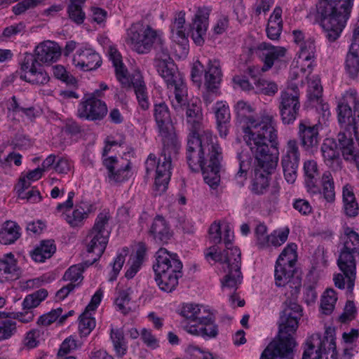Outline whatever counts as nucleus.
I'll list each match as a JSON object with an SVG mask.
<instances>
[{
	"mask_svg": "<svg viewBox=\"0 0 359 359\" xmlns=\"http://www.w3.org/2000/svg\"><path fill=\"white\" fill-rule=\"evenodd\" d=\"M180 148L179 141H175L168 146L163 142L162 153L157 162L155 177V185L161 191H164L167 189L171 175V157L178 153Z\"/></svg>",
	"mask_w": 359,
	"mask_h": 359,
	"instance_id": "nucleus-16",
	"label": "nucleus"
},
{
	"mask_svg": "<svg viewBox=\"0 0 359 359\" xmlns=\"http://www.w3.org/2000/svg\"><path fill=\"white\" fill-rule=\"evenodd\" d=\"M300 108L298 87L292 86L291 88L282 92L279 109L284 124H291L297 118Z\"/></svg>",
	"mask_w": 359,
	"mask_h": 359,
	"instance_id": "nucleus-18",
	"label": "nucleus"
},
{
	"mask_svg": "<svg viewBox=\"0 0 359 359\" xmlns=\"http://www.w3.org/2000/svg\"><path fill=\"white\" fill-rule=\"evenodd\" d=\"M154 116L162 137V142H165V144L168 146L169 144H172L175 141H178L176 135L172 131L170 111L165 102L154 104Z\"/></svg>",
	"mask_w": 359,
	"mask_h": 359,
	"instance_id": "nucleus-19",
	"label": "nucleus"
},
{
	"mask_svg": "<svg viewBox=\"0 0 359 359\" xmlns=\"http://www.w3.org/2000/svg\"><path fill=\"white\" fill-rule=\"evenodd\" d=\"M323 194L327 202H333L335 198L334 181L329 172H326L322 177Z\"/></svg>",
	"mask_w": 359,
	"mask_h": 359,
	"instance_id": "nucleus-46",
	"label": "nucleus"
},
{
	"mask_svg": "<svg viewBox=\"0 0 359 359\" xmlns=\"http://www.w3.org/2000/svg\"><path fill=\"white\" fill-rule=\"evenodd\" d=\"M356 309L353 301H347L345 308L342 314L339 316V320L341 323H346L351 320L355 318Z\"/></svg>",
	"mask_w": 359,
	"mask_h": 359,
	"instance_id": "nucleus-64",
	"label": "nucleus"
},
{
	"mask_svg": "<svg viewBox=\"0 0 359 359\" xmlns=\"http://www.w3.org/2000/svg\"><path fill=\"white\" fill-rule=\"evenodd\" d=\"M88 212L82 207L76 208L71 215H67L65 220L72 227L81 226L83 222L88 217Z\"/></svg>",
	"mask_w": 359,
	"mask_h": 359,
	"instance_id": "nucleus-49",
	"label": "nucleus"
},
{
	"mask_svg": "<svg viewBox=\"0 0 359 359\" xmlns=\"http://www.w3.org/2000/svg\"><path fill=\"white\" fill-rule=\"evenodd\" d=\"M282 8L276 6L271 15L267 27V36L271 40H278L283 29Z\"/></svg>",
	"mask_w": 359,
	"mask_h": 359,
	"instance_id": "nucleus-36",
	"label": "nucleus"
},
{
	"mask_svg": "<svg viewBox=\"0 0 359 359\" xmlns=\"http://www.w3.org/2000/svg\"><path fill=\"white\" fill-rule=\"evenodd\" d=\"M300 161V151L297 141L289 140L286 144V151L281 158V166L285 180L293 184L297 177V170Z\"/></svg>",
	"mask_w": 359,
	"mask_h": 359,
	"instance_id": "nucleus-17",
	"label": "nucleus"
},
{
	"mask_svg": "<svg viewBox=\"0 0 359 359\" xmlns=\"http://www.w3.org/2000/svg\"><path fill=\"white\" fill-rule=\"evenodd\" d=\"M77 348V344L74 338L69 337L65 339V341L60 345V348L58 351V357H67L66 355L72 351L75 350Z\"/></svg>",
	"mask_w": 359,
	"mask_h": 359,
	"instance_id": "nucleus-62",
	"label": "nucleus"
},
{
	"mask_svg": "<svg viewBox=\"0 0 359 359\" xmlns=\"http://www.w3.org/2000/svg\"><path fill=\"white\" fill-rule=\"evenodd\" d=\"M345 68L347 74L351 79H355L359 73V48L350 46L347 53Z\"/></svg>",
	"mask_w": 359,
	"mask_h": 359,
	"instance_id": "nucleus-40",
	"label": "nucleus"
},
{
	"mask_svg": "<svg viewBox=\"0 0 359 359\" xmlns=\"http://www.w3.org/2000/svg\"><path fill=\"white\" fill-rule=\"evenodd\" d=\"M183 107L187 108L186 115L187 123L189 131V133L194 134L210 131L209 130H204L203 128V114L199 106L196 104H189L187 102L186 105L182 106L181 107H178L175 109L179 110Z\"/></svg>",
	"mask_w": 359,
	"mask_h": 359,
	"instance_id": "nucleus-29",
	"label": "nucleus"
},
{
	"mask_svg": "<svg viewBox=\"0 0 359 359\" xmlns=\"http://www.w3.org/2000/svg\"><path fill=\"white\" fill-rule=\"evenodd\" d=\"M154 67L168 86L175 88V100L172 102V107L177 109L186 105L187 86L174 61L154 64Z\"/></svg>",
	"mask_w": 359,
	"mask_h": 359,
	"instance_id": "nucleus-12",
	"label": "nucleus"
},
{
	"mask_svg": "<svg viewBox=\"0 0 359 359\" xmlns=\"http://www.w3.org/2000/svg\"><path fill=\"white\" fill-rule=\"evenodd\" d=\"M16 331V321L8 318L0 320V341L11 338Z\"/></svg>",
	"mask_w": 359,
	"mask_h": 359,
	"instance_id": "nucleus-50",
	"label": "nucleus"
},
{
	"mask_svg": "<svg viewBox=\"0 0 359 359\" xmlns=\"http://www.w3.org/2000/svg\"><path fill=\"white\" fill-rule=\"evenodd\" d=\"M320 149L324 162L327 166L335 170L341 168V160L334 139L325 140Z\"/></svg>",
	"mask_w": 359,
	"mask_h": 359,
	"instance_id": "nucleus-31",
	"label": "nucleus"
},
{
	"mask_svg": "<svg viewBox=\"0 0 359 359\" xmlns=\"http://www.w3.org/2000/svg\"><path fill=\"white\" fill-rule=\"evenodd\" d=\"M127 35V42L130 43L133 50L141 54L148 53L161 36L150 26L144 27L139 24L133 25L128 29Z\"/></svg>",
	"mask_w": 359,
	"mask_h": 359,
	"instance_id": "nucleus-14",
	"label": "nucleus"
},
{
	"mask_svg": "<svg viewBox=\"0 0 359 359\" xmlns=\"http://www.w3.org/2000/svg\"><path fill=\"white\" fill-rule=\"evenodd\" d=\"M302 308L296 302L287 299L279 320L278 339L271 343H280L282 346L295 348L297 342L293 337L302 316Z\"/></svg>",
	"mask_w": 359,
	"mask_h": 359,
	"instance_id": "nucleus-8",
	"label": "nucleus"
},
{
	"mask_svg": "<svg viewBox=\"0 0 359 359\" xmlns=\"http://www.w3.org/2000/svg\"><path fill=\"white\" fill-rule=\"evenodd\" d=\"M95 327V320L89 311H85L79 317V330L81 337L88 336Z\"/></svg>",
	"mask_w": 359,
	"mask_h": 359,
	"instance_id": "nucleus-44",
	"label": "nucleus"
},
{
	"mask_svg": "<svg viewBox=\"0 0 359 359\" xmlns=\"http://www.w3.org/2000/svg\"><path fill=\"white\" fill-rule=\"evenodd\" d=\"M54 76L65 82L67 84L74 85L76 83V79L70 75L65 68L62 65H55L53 67Z\"/></svg>",
	"mask_w": 359,
	"mask_h": 359,
	"instance_id": "nucleus-55",
	"label": "nucleus"
},
{
	"mask_svg": "<svg viewBox=\"0 0 359 359\" xmlns=\"http://www.w3.org/2000/svg\"><path fill=\"white\" fill-rule=\"evenodd\" d=\"M280 343H270L259 359H293L294 348L284 346Z\"/></svg>",
	"mask_w": 359,
	"mask_h": 359,
	"instance_id": "nucleus-35",
	"label": "nucleus"
},
{
	"mask_svg": "<svg viewBox=\"0 0 359 359\" xmlns=\"http://www.w3.org/2000/svg\"><path fill=\"white\" fill-rule=\"evenodd\" d=\"M243 130L244 140L253 156L278 157V131L272 114L264 111L257 118H250L248 125Z\"/></svg>",
	"mask_w": 359,
	"mask_h": 359,
	"instance_id": "nucleus-2",
	"label": "nucleus"
},
{
	"mask_svg": "<svg viewBox=\"0 0 359 359\" xmlns=\"http://www.w3.org/2000/svg\"><path fill=\"white\" fill-rule=\"evenodd\" d=\"M74 64L83 70L92 71L100 67L102 59L98 53L91 48L80 49L73 59Z\"/></svg>",
	"mask_w": 359,
	"mask_h": 359,
	"instance_id": "nucleus-28",
	"label": "nucleus"
},
{
	"mask_svg": "<svg viewBox=\"0 0 359 359\" xmlns=\"http://www.w3.org/2000/svg\"><path fill=\"white\" fill-rule=\"evenodd\" d=\"M256 92L267 96H273L278 90V84L271 80L258 78L254 82Z\"/></svg>",
	"mask_w": 359,
	"mask_h": 359,
	"instance_id": "nucleus-43",
	"label": "nucleus"
},
{
	"mask_svg": "<svg viewBox=\"0 0 359 359\" xmlns=\"http://www.w3.org/2000/svg\"><path fill=\"white\" fill-rule=\"evenodd\" d=\"M209 238L211 243L217 245L222 241V228L219 222H214L209 228Z\"/></svg>",
	"mask_w": 359,
	"mask_h": 359,
	"instance_id": "nucleus-63",
	"label": "nucleus"
},
{
	"mask_svg": "<svg viewBox=\"0 0 359 359\" xmlns=\"http://www.w3.org/2000/svg\"><path fill=\"white\" fill-rule=\"evenodd\" d=\"M103 163L108 170V177L111 181L121 182L130 177V161L123 158L118 160L116 157H109L105 158Z\"/></svg>",
	"mask_w": 359,
	"mask_h": 359,
	"instance_id": "nucleus-23",
	"label": "nucleus"
},
{
	"mask_svg": "<svg viewBox=\"0 0 359 359\" xmlns=\"http://www.w3.org/2000/svg\"><path fill=\"white\" fill-rule=\"evenodd\" d=\"M239 160V170L235 175L238 186L242 187L247 180L248 171L250 168V163L248 161L241 159V154L238 155Z\"/></svg>",
	"mask_w": 359,
	"mask_h": 359,
	"instance_id": "nucleus-54",
	"label": "nucleus"
},
{
	"mask_svg": "<svg viewBox=\"0 0 359 359\" xmlns=\"http://www.w3.org/2000/svg\"><path fill=\"white\" fill-rule=\"evenodd\" d=\"M212 313L201 316L196 325H191L187 328V332L191 334L201 336L205 339L215 337L218 334L217 325Z\"/></svg>",
	"mask_w": 359,
	"mask_h": 359,
	"instance_id": "nucleus-27",
	"label": "nucleus"
},
{
	"mask_svg": "<svg viewBox=\"0 0 359 359\" xmlns=\"http://www.w3.org/2000/svg\"><path fill=\"white\" fill-rule=\"evenodd\" d=\"M109 59L115 68L116 76L118 81L123 86H128V70L121 60V55L116 48L110 47L109 49Z\"/></svg>",
	"mask_w": 359,
	"mask_h": 359,
	"instance_id": "nucleus-37",
	"label": "nucleus"
},
{
	"mask_svg": "<svg viewBox=\"0 0 359 359\" xmlns=\"http://www.w3.org/2000/svg\"><path fill=\"white\" fill-rule=\"evenodd\" d=\"M344 159L353 163L359 170V151L356 150L350 131L339 132L334 140Z\"/></svg>",
	"mask_w": 359,
	"mask_h": 359,
	"instance_id": "nucleus-24",
	"label": "nucleus"
},
{
	"mask_svg": "<svg viewBox=\"0 0 359 359\" xmlns=\"http://www.w3.org/2000/svg\"><path fill=\"white\" fill-rule=\"evenodd\" d=\"M289 234V229L277 231H274L269 235V248L271 246L278 247L283 245L287 239Z\"/></svg>",
	"mask_w": 359,
	"mask_h": 359,
	"instance_id": "nucleus-56",
	"label": "nucleus"
},
{
	"mask_svg": "<svg viewBox=\"0 0 359 359\" xmlns=\"http://www.w3.org/2000/svg\"><path fill=\"white\" fill-rule=\"evenodd\" d=\"M204 85L209 93L219 94V89L222 81V72L218 60H209L205 69Z\"/></svg>",
	"mask_w": 359,
	"mask_h": 359,
	"instance_id": "nucleus-26",
	"label": "nucleus"
},
{
	"mask_svg": "<svg viewBox=\"0 0 359 359\" xmlns=\"http://www.w3.org/2000/svg\"><path fill=\"white\" fill-rule=\"evenodd\" d=\"M48 292L45 289H40L34 293L27 295L23 301L24 309L36 307L47 297Z\"/></svg>",
	"mask_w": 359,
	"mask_h": 359,
	"instance_id": "nucleus-47",
	"label": "nucleus"
},
{
	"mask_svg": "<svg viewBox=\"0 0 359 359\" xmlns=\"http://www.w3.org/2000/svg\"><path fill=\"white\" fill-rule=\"evenodd\" d=\"M110 338L113 343L116 356L122 358L128 351L127 341L121 329L111 328Z\"/></svg>",
	"mask_w": 359,
	"mask_h": 359,
	"instance_id": "nucleus-41",
	"label": "nucleus"
},
{
	"mask_svg": "<svg viewBox=\"0 0 359 359\" xmlns=\"http://www.w3.org/2000/svg\"><path fill=\"white\" fill-rule=\"evenodd\" d=\"M184 13L182 11L178 13L171 27L172 36L174 41L182 45H186L187 36L189 34V33L186 32L184 28Z\"/></svg>",
	"mask_w": 359,
	"mask_h": 359,
	"instance_id": "nucleus-39",
	"label": "nucleus"
},
{
	"mask_svg": "<svg viewBox=\"0 0 359 359\" xmlns=\"http://www.w3.org/2000/svg\"><path fill=\"white\" fill-rule=\"evenodd\" d=\"M337 266L342 273L334 278V285L339 289L345 287L344 278L347 279V289L351 292L356 278V258L359 257V234L350 227L344 229L340 238Z\"/></svg>",
	"mask_w": 359,
	"mask_h": 359,
	"instance_id": "nucleus-4",
	"label": "nucleus"
},
{
	"mask_svg": "<svg viewBox=\"0 0 359 359\" xmlns=\"http://www.w3.org/2000/svg\"><path fill=\"white\" fill-rule=\"evenodd\" d=\"M353 0H318L320 24L330 42L339 38L348 20Z\"/></svg>",
	"mask_w": 359,
	"mask_h": 359,
	"instance_id": "nucleus-5",
	"label": "nucleus"
},
{
	"mask_svg": "<svg viewBox=\"0 0 359 359\" xmlns=\"http://www.w3.org/2000/svg\"><path fill=\"white\" fill-rule=\"evenodd\" d=\"M62 312V308L53 309L48 313L41 316L38 319L37 323L40 325L48 326L54 323L61 316Z\"/></svg>",
	"mask_w": 359,
	"mask_h": 359,
	"instance_id": "nucleus-57",
	"label": "nucleus"
},
{
	"mask_svg": "<svg viewBox=\"0 0 359 359\" xmlns=\"http://www.w3.org/2000/svg\"><path fill=\"white\" fill-rule=\"evenodd\" d=\"M217 129L219 137L226 138L231 127V114L228 105L223 102H217L214 107Z\"/></svg>",
	"mask_w": 359,
	"mask_h": 359,
	"instance_id": "nucleus-30",
	"label": "nucleus"
},
{
	"mask_svg": "<svg viewBox=\"0 0 359 359\" xmlns=\"http://www.w3.org/2000/svg\"><path fill=\"white\" fill-rule=\"evenodd\" d=\"M337 300L336 292L333 289H327L322 297L320 308L325 315L330 314Z\"/></svg>",
	"mask_w": 359,
	"mask_h": 359,
	"instance_id": "nucleus-45",
	"label": "nucleus"
},
{
	"mask_svg": "<svg viewBox=\"0 0 359 359\" xmlns=\"http://www.w3.org/2000/svg\"><path fill=\"white\" fill-rule=\"evenodd\" d=\"M61 55L59 45L52 41L40 43L34 49V55L26 53L20 62V78L34 85H44L49 76L40 62H55Z\"/></svg>",
	"mask_w": 359,
	"mask_h": 359,
	"instance_id": "nucleus-3",
	"label": "nucleus"
},
{
	"mask_svg": "<svg viewBox=\"0 0 359 359\" xmlns=\"http://www.w3.org/2000/svg\"><path fill=\"white\" fill-rule=\"evenodd\" d=\"M295 247L294 244L288 245L279 255L275 266V280L278 287L288 285L297 293L299 292L302 281L294 273V261L292 257L294 255Z\"/></svg>",
	"mask_w": 359,
	"mask_h": 359,
	"instance_id": "nucleus-10",
	"label": "nucleus"
},
{
	"mask_svg": "<svg viewBox=\"0 0 359 359\" xmlns=\"http://www.w3.org/2000/svg\"><path fill=\"white\" fill-rule=\"evenodd\" d=\"M208 262H219L226 274L222 280V287L236 290L241 283L243 276L241 271V252L236 247H226L223 252H218L216 245L208 248L205 252Z\"/></svg>",
	"mask_w": 359,
	"mask_h": 359,
	"instance_id": "nucleus-6",
	"label": "nucleus"
},
{
	"mask_svg": "<svg viewBox=\"0 0 359 359\" xmlns=\"http://www.w3.org/2000/svg\"><path fill=\"white\" fill-rule=\"evenodd\" d=\"M309 98L313 100H318L322 95L323 87L318 79H313L309 83Z\"/></svg>",
	"mask_w": 359,
	"mask_h": 359,
	"instance_id": "nucleus-61",
	"label": "nucleus"
},
{
	"mask_svg": "<svg viewBox=\"0 0 359 359\" xmlns=\"http://www.w3.org/2000/svg\"><path fill=\"white\" fill-rule=\"evenodd\" d=\"M303 168L307 191L313 194L320 193V189L318 185L320 172L316 161L314 160L304 161Z\"/></svg>",
	"mask_w": 359,
	"mask_h": 359,
	"instance_id": "nucleus-34",
	"label": "nucleus"
},
{
	"mask_svg": "<svg viewBox=\"0 0 359 359\" xmlns=\"http://www.w3.org/2000/svg\"><path fill=\"white\" fill-rule=\"evenodd\" d=\"M298 137L300 144L306 152L314 154L318 151L320 137L317 125L302 121L299 124Z\"/></svg>",
	"mask_w": 359,
	"mask_h": 359,
	"instance_id": "nucleus-21",
	"label": "nucleus"
},
{
	"mask_svg": "<svg viewBox=\"0 0 359 359\" xmlns=\"http://www.w3.org/2000/svg\"><path fill=\"white\" fill-rule=\"evenodd\" d=\"M339 123L349 130H353L359 141V95L355 90L346 92L337 104Z\"/></svg>",
	"mask_w": 359,
	"mask_h": 359,
	"instance_id": "nucleus-11",
	"label": "nucleus"
},
{
	"mask_svg": "<svg viewBox=\"0 0 359 359\" xmlns=\"http://www.w3.org/2000/svg\"><path fill=\"white\" fill-rule=\"evenodd\" d=\"M335 330L332 327L326 328L323 337L318 333L312 334L304 346L302 359H321L323 355L328 359H337L335 343Z\"/></svg>",
	"mask_w": 359,
	"mask_h": 359,
	"instance_id": "nucleus-9",
	"label": "nucleus"
},
{
	"mask_svg": "<svg viewBox=\"0 0 359 359\" xmlns=\"http://www.w3.org/2000/svg\"><path fill=\"white\" fill-rule=\"evenodd\" d=\"M21 274L20 269L17 266V260L10 252L0 259V281L18 279Z\"/></svg>",
	"mask_w": 359,
	"mask_h": 359,
	"instance_id": "nucleus-32",
	"label": "nucleus"
},
{
	"mask_svg": "<svg viewBox=\"0 0 359 359\" xmlns=\"http://www.w3.org/2000/svg\"><path fill=\"white\" fill-rule=\"evenodd\" d=\"M256 161L255 176L252 184V191L256 194H262L267 189L269 182V177L274 170L278 161V157L275 155H266L262 158L253 156Z\"/></svg>",
	"mask_w": 359,
	"mask_h": 359,
	"instance_id": "nucleus-15",
	"label": "nucleus"
},
{
	"mask_svg": "<svg viewBox=\"0 0 359 359\" xmlns=\"http://www.w3.org/2000/svg\"><path fill=\"white\" fill-rule=\"evenodd\" d=\"M123 251H125L126 253L124 255L122 253L118 254L113 263L112 272L109 277V281L112 282L116 280L118 274L123 267L125 262V257L128 253V250L124 249Z\"/></svg>",
	"mask_w": 359,
	"mask_h": 359,
	"instance_id": "nucleus-60",
	"label": "nucleus"
},
{
	"mask_svg": "<svg viewBox=\"0 0 359 359\" xmlns=\"http://www.w3.org/2000/svg\"><path fill=\"white\" fill-rule=\"evenodd\" d=\"M149 234L158 243H167L172 237V232L165 219L157 215L153 220Z\"/></svg>",
	"mask_w": 359,
	"mask_h": 359,
	"instance_id": "nucleus-33",
	"label": "nucleus"
},
{
	"mask_svg": "<svg viewBox=\"0 0 359 359\" xmlns=\"http://www.w3.org/2000/svg\"><path fill=\"white\" fill-rule=\"evenodd\" d=\"M186 159L191 171L201 170L205 182L212 189L219 186L222 152L211 131L188 134Z\"/></svg>",
	"mask_w": 359,
	"mask_h": 359,
	"instance_id": "nucleus-1",
	"label": "nucleus"
},
{
	"mask_svg": "<svg viewBox=\"0 0 359 359\" xmlns=\"http://www.w3.org/2000/svg\"><path fill=\"white\" fill-rule=\"evenodd\" d=\"M107 114V107L105 102L94 95L86 97L78 106L77 116L83 119L100 121Z\"/></svg>",
	"mask_w": 359,
	"mask_h": 359,
	"instance_id": "nucleus-20",
	"label": "nucleus"
},
{
	"mask_svg": "<svg viewBox=\"0 0 359 359\" xmlns=\"http://www.w3.org/2000/svg\"><path fill=\"white\" fill-rule=\"evenodd\" d=\"M111 216L108 211L101 212L97 217L95 222L87 237V251L95 253L100 258L104 253L108 243L110 229L108 223Z\"/></svg>",
	"mask_w": 359,
	"mask_h": 359,
	"instance_id": "nucleus-13",
	"label": "nucleus"
},
{
	"mask_svg": "<svg viewBox=\"0 0 359 359\" xmlns=\"http://www.w3.org/2000/svg\"><path fill=\"white\" fill-rule=\"evenodd\" d=\"M287 50L284 47L275 46L269 43L262 42L254 49L255 54L264 63L262 72H266L278 60L285 55Z\"/></svg>",
	"mask_w": 359,
	"mask_h": 359,
	"instance_id": "nucleus-22",
	"label": "nucleus"
},
{
	"mask_svg": "<svg viewBox=\"0 0 359 359\" xmlns=\"http://www.w3.org/2000/svg\"><path fill=\"white\" fill-rule=\"evenodd\" d=\"M201 309L198 305L187 304L183 306L180 314L187 319L198 322L200 320Z\"/></svg>",
	"mask_w": 359,
	"mask_h": 359,
	"instance_id": "nucleus-53",
	"label": "nucleus"
},
{
	"mask_svg": "<svg viewBox=\"0 0 359 359\" xmlns=\"http://www.w3.org/2000/svg\"><path fill=\"white\" fill-rule=\"evenodd\" d=\"M55 250V245L52 241H44L32 252L31 256L35 262H42L51 257Z\"/></svg>",
	"mask_w": 359,
	"mask_h": 359,
	"instance_id": "nucleus-42",
	"label": "nucleus"
},
{
	"mask_svg": "<svg viewBox=\"0 0 359 359\" xmlns=\"http://www.w3.org/2000/svg\"><path fill=\"white\" fill-rule=\"evenodd\" d=\"M67 12L69 18L77 25H81L83 22L86 18L85 13L82 10V6H78L74 4H69L68 6Z\"/></svg>",
	"mask_w": 359,
	"mask_h": 359,
	"instance_id": "nucleus-58",
	"label": "nucleus"
},
{
	"mask_svg": "<svg viewBox=\"0 0 359 359\" xmlns=\"http://www.w3.org/2000/svg\"><path fill=\"white\" fill-rule=\"evenodd\" d=\"M208 17V9L199 8L192 23L190 25L189 33L191 37L198 46H202L204 43V36L206 34Z\"/></svg>",
	"mask_w": 359,
	"mask_h": 359,
	"instance_id": "nucleus-25",
	"label": "nucleus"
},
{
	"mask_svg": "<svg viewBox=\"0 0 359 359\" xmlns=\"http://www.w3.org/2000/svg\"><path fill=\"white\" fill-rule=\"evenodd\" d=\"M82 272L83 269L81 266L77 265L72 266L65 273L63 279L65 280H69L70 283H75L79 280H82Z\"/></svg>",
	"mask_w": 359,
	"mask_h": 359,
	"instance_id": "nucleus-59",
	"label": "nucleus"
},
{
	"mask_svg": "<svg viewBox=\"0 0 359 359\" xmlns=\"http://www.w3.org/2000/svg\"><path fill=\"white\" fill-rule=\"evenodd\" d=\"M182 263L177 254H170L165 248H160L156 253V263L153 265L155 280L159 288L172 292L178 285L182 276Z\"/></svg>",
	"mask_w": 359,
	"mask_h": 359,
	"instance_id": "nucleus-7",
	"label": "nucleus"
},
{
	"mask_svg": "<svg viewBox=\"0 0 359 359\" xmlns=\"http://www.w3.org/2000/svg\"><path fill=\"white\" fill-rule=\"evenodd\" d=\"M130 290H120L118 297L115 299V304L118 309L123 314H127L130 309L127 306L130 301Z\"/></svg>",
	"mask_w": 359,
	"mask_h": 359,
	"instance_id": "nucleus-52",
	"label": "nucleus"
},
{
	"mask_svg": "<svg viewBox=\"0 0 359 359\" xmlns=\"http://www.w3.org/2000/svg\"><path fill=\"white\" fill-rule=\"evenodd\" d=\"M315 53L316 46L313 39L309 38L300 44L299 59L304 61H309L314 57Z\"/></svg>",
	"mask_w": 359,
	"mask_h": 359,
	"instance_id": "nucleus-48",
	"label": "nucleus"
},
{
	"mask_svg": "<svg viewBox=\"0 0 359 359\" xmlns=\"http://www.w3.org/2000/svg\"><path fill=\"white\" fill-rule=\"evenodd\" d=\"M20 235V226L15 222L6 221L0 230V243L4 245L14 243Z\"/></svg>",
	"mask_w": 359,
	"mask_h": 359,
	"instance_id": "nucleus-38",
	"label": "nucleus"
},
{
	"mask_svg": "<svg viewBox=\"0 0 359 359\" xmlns=\"http://www.w3.org/2000/svg\"><path fill=\"white\" fill-rule=\"evenodd\" d=\"M253 111L252 107L248 102L243 100L238 101L235 105V111L237 116L241 120L245 121L247 126L248 125L249 118H254L251 115Z\"/></svg>",
	"mask_w": 359,
	"mask_h": 359,
	"instance_id": "nucleus-51",
	"label": "nucleus"
}]
</instances>
